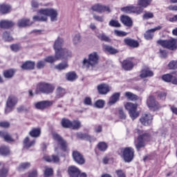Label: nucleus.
<instances>
[{"label": "nucleus", "mask_w": 177, "mask_h": 177, "mask_svg": "<svg viewBox=\"0 0 177 177\" xmlns=\"http://www.w3.org/2000/svg\"><path fill=\"white\" fill-rule=\"evenodd\" d=\"M40 15L34 16L33 20L35 21H46L48 17L50 18L51 21H57V16L59 12L57 10L53 8H43L39 10Z\"/></svg>", "instance_id": "f257e3e1"}, {"label": "nucleus", "mask_w": 177, "mask_h": 177, "mask_svg": "<svg viewBox=\"0 0 177 177\" xmlns=\"http://www.w3.org/2000/svg\"><path fill=\"white\" fill-rule=\"evenodd\" d=\"M63 44H64V40L60 37H58L55 40L53 46L55 53L57 52L58 55H60L66 59H67V57H71V52L66 48H63Z\"/></svg>", "instance_id": "f03ea898"}, {"label": "nucleus", "mask_w": 177, "mask_h": 177, "mask_svg": "<svg viewBox=\"0 0 177 177\" xmlns=\"http://www.w3.org/2000/svg\"><path fill=\"white\" fill-rule=\"evenodd\" d=\"M100 59V57H99V54L96 52H93L88 55V58H85L83 60V64L85 67H87V68H89V67H95L99 64V59Z\"/></svg>", "instance_id": "7ed1b4c3"}, {"label": "nucleus", "mask_w": 177, "mask_h": 177, "mask_svg": "<svg viewBox=\"0 0 177 177\" xmlns=\"http://www.w3.org/2000/svg\"><path fill=\"white\" fill-rule=\"evenodd\" d=\"M53 91H55V86L46 82L39 83L36 88L37 93H39V92H41V93H46V95L53 93Z\"/></svg>", "instance_id": "20e7f679"}, {"label": "nucleus", "mask_w": 177, "mask_h": 177, "mask_svg": "<svg viewBox=\"0 0 177 177\" xmlns=\"http://www.w3.org/2000/svg\"><path fill=\"white\" fill-rule=\"evenodd\" d=\"M157 44L162 46V48H166L170 50H176L177 49V40L176 39H171L169 40H158Z\"/></svg>", "instance_id": "39448f33"}, {"label": "nucleus", "mask_w": 177, "mask_h": 177, "mask_svg": "<svg viewBox=\"0 0 177 177\" xmlns=\"http://www.w3.org/2000/svg\"><path fill=\"white\" fill-rule=\"evenodd\" d=\"M150 140V134L147 133H142L138 137L137 141L135 142V146L137 150L146 146V142Z\"/></svg>", "instance_id": "423d86ee"}, {"label": "nucleus", "mask_w": 177, "mask_h": 177, "mask_svg": "<svg viewBox=\"0 0 177 177\" xmlns=\"http://www.w3.org/2000/svg\"><path fill=\"white\" fill-rule=\"evenodd\" d=\"M126 110H128L129 115L132 120H136L139 117V112L138 110V104L132 102H127L124 106Z\"/></svg>", "instance_id": "0eeeda50"}, {"label": "nucleus", "mask_w": 177, "mask_h": 177, "mask_svg": "<svg viewBox=\"0 0 177 177\" xmlns=\"http://www.w3.org/2000/svg\"><path fill=\"white\" fill-rule=\"evenodd\" d=\"M123 158L125 162H131L135 156V151L132 147H126L122 149Z\"/></svg>", "instance_id": "6e6552de"}, {"label": "nucleus", "mask_w": 177, "mask_h": 177, "mask_svg": "<svg viewBox=\"0 0 177 177\" xmlns=\"http://www.w3.org/2000/svg\"><path fill=\"white\" fill-rule=\"evenodd\" d=\"M17 97L15 95H10L6 102V107L5 109L6 114H8L13 110V107L17 104Z\"/></svg>", "instance_id": "1a4fd4ad"}, {"label": "nucleus", "mask_w": 177, "mask_h": 177, "mask_svg": "<svg viewBox=\"0 0 177 177\" xmlns=\"http://www.w3.org/2000/svg\"><path fill=\"white\" fill-rule=\"evenodd\" d=\"M53 138L57 142L63 151H67V142L62 138L57 133H53Z\"/></svg>", "instance_id": "9d476101"}, {"label": "nucleus", "mask_w": 177, "mask_h": 177, "mask_svg": "<svg viewBox=\"0 0 177 177\" xmlns=\"http://www.w3.org/2000/svg\"><path fill=\"white\" fill-rule=\"evenodd\" d=\"M121 10L122 12H124V13H136V15H140V13L143 12V8L140 7L130 6L122 8Z\"/></svg>", "instance_id": "9b49d317"}, {"label": "nucleus", "mask_w": 177, "mask_h": 177, "mask_svg": "<svg viewBox=\"0 0 177 177\" xmlns=\"http://www.w3.org/2000/svg\"><path fill=\"white\" fill-rule=\"evenodd\" d=\"M147 104L150 109V110H158L160 109V104L157 101H156V98L153 95H150L147 101Z\"/></svg>", "instance_id": "f8f14e48"}, {"label": "nucleus", "mask_w": 177, "mask_h": 177, "mask_svg": "<svg viewBox=\"0 0 177 177\" xmlns=\"http://www.w3.org/2000/svg\"><path fill=\"white\" fill-rule=\"evenodd\" d=\"M147 104L150 109V110H158L160 109V104L157 101H156V98L153 95H150L147 101Z\"/></svg>", "instance_id": "ddd939ff"}, {"label": "nucleus", "mask_w": 177, "mask_h": 177, "mask_svg": "<svg viewBox=\"0 0 177 177\" xmlns=\"http://www.w3.org/2000/svg\"><path fill=\"white\" fill-rule=\"evenodd\" d=\"M91 9L94 12H97V13H104V12H107V13H110V12H111L109 6H103L99 3L91 7Z\"/></svg>", "instance_id": "4468645a"}, {"label": "nucleus", "mask_w": 177, "mask_h": 177, "mask_svg": "<svg viewBox=\"0 0 177 177\" xmlns=\"http://www.w3.org/2000/svg\"><path fill=\"white\" fill-rule=\"evenodd\" d=\"M53 105V101H40L35 104V109L37 110H45Z\"/></svg>", "instance_id": "2eb2a0df"}, {"label": "nucleus", "mask_w": 177, "mask_h": 177, "mask_svg": "<svg viewBox=\"0 0 177 177\" xmlns=\"http://www.w3.org/2000/svg\"><path fill=\"white\" fill-rule=\"evenodd\" d=\"M140 121L141 124H142V125H145V127H148V125H151V122L153 121V115H151V114L150 113L145 114L141 117Z\"/></svg>", "instance_id": "dca6fc26"}, {"label": "nucleus", "mask_w": 177, "mask_h": 177, "mask_svg": "<svg viewBox=\"0 0 177 177\" xmlns=\"http://www.w3.org/2000/svg\"><path fill=\"white\" fill-rule=\"evenodd\" d=\"M161 28H162V26H158L155 27L154 28L148 30L144 35L145 39H153V37H154V32H156V31L161 30Z\"/></svg>", "instance_id": "f3484780"}, {"label": "nucleus", "mask_w": 177, "mask_h": 177, "mask_svg": "<svg viewBox=\"0 0 177 177\" xmlns=\"http://www.w3.org/2000/svg\"><path fill=\"white\" fill-rule=\"evenodd\" d=\"M73 158L77 164L81 165H82V164H85V158H84L82 154H81L78 151H74L73 152Z\"/></svg>", "instance_id": "a211bd4d"}, {"label": "nucleus", "mask_w": 177, "mask_h": 177, "mask_svg": "<svg viewBox=\"0 0 177 177\" xmlns=\"http://www.w3.org/2000/svg\"><path fill=\"white\" fill-rule=\"evenodd\" d=\"M60 59H66V57L59 54L58 52H56L55 57L48 56L44 59V62H46V63H55V62H57V60H60Z\"/></svg>", "instance_id": "6ab92c4d"}, {"label": "nucleus", "mask_w": 177, "mask_h": 177, "mask_svg": "<svg viewBox=\"0 0 177 177\" xmlns=\"http://www.w3.org/2000/svg\"><path fill=\"white\" fill-rule=\"evenodd\" d=\"M122 67L125 71H131L133 68V62H132L130 58L124 59L122 62Z\"/></svg>", "instance_id": "aec40b11"}, {"label": "nucleus", "mask_w": 177, "mask_h": 177, "mask_svg": "<svg viewBox=\"0 0 177 177\" xmlns=\"http://www.w3.org/2000/svg\"><path fill=\"white\" fill-rule=\"evenodd\" d=\"M69 176L71 177H79L81 174V171L75 166H70L68 169Z\"/></svg>", "instance_id": "412c9836"}, {"label": "nucleus", "mask_w": 177, "mask_h": 177, "mask_svg": "<svg viewBox=\"0 0 177 177\" xmlns=\"http://www.w3.org/2000/svg\"><path fill=\"white\" fill-rule=\"evenodd\" d=\"M97 91L100 95H107L110 92V86L106 84H102L97 86Z\"/></svg>", "instance_id": "4be33fe9"}, {"label": "nucleus", "mask_w": 177, "mask_h": 177, "mask_svg": "<svg viewBox=\"0 0 177 177\" xmlns=\"http://www.w3.org/2000/svg\"><path fill=\"white\" fill-rule=\"evenodd\" d=\"M124 43L125 45H127V46H130V48H138L139 46V42H138V41L129 37L125 38Z\"/></svg>", "instance_id": "5701e85b"}, {"label": "nucleus", "mask_w": 177, "mask_h": 177, "mask_svg": "<svg viewBox=\"0 0 177 177\" xmlns=\"http://www.w3.org/2000/svg\"><path fill=\"white\" fill-rule=\"evenodd\" d=\"M120 20L123 24L126 26V27H132L133 26V21H132V19L127 15H122L120 18Z\"/></svg>", "instance_id": "b1692460"}, {"label": "nucleus", "mask_w": 177, "mask_h": 177, "mask_svg": "<svg viewBox=\"0 0 177 177\" xmlns=\"http://www.w3.org/2000/svg\"><path fill=\"white\" fill-rule=\"evenodd\" d=\"M121 96L120 93H113L109 98V101L108 104L109 106H113V104H115L118 100H120V97Z\"/></svg>", "instance_id": "393cba45"}, {"label": "nucleus", "mask_w": 177, "mask_h": 177, "mask_svg": "<svg viewBox=\"0 0 177 177\" xmlns=\"http://www.w3.org/2000/svg\"><path fill=\"white\" fill-rule=\"evenodd\" d=\"M35 67V62L31 61H26L21 65V68L22 70H34Z\"/></svg>", "instance_id": "a878e982"}, {"label": "nucleus", "mask_w": 177, "mask_h": 177, "mask_svg": "<svg viewBox=\"0 0 177 177\" xmlns=\"http://www.w3.org/2000/svg\"><path fill=\"white\" fill-rule=\"evenodd\" d=\"M153 75H154V73L153 71H150V68H145L142 70L140 77H141V78H147V77H153Z\"/></svg>", "instance_id": "bb28decb"}, {"label": "nucleus", "mask_w": 177, "mask_h": 177, "mask_svg": "<svg viewBox=\"0 0 177 177\" xmlns=\"http://www.w3.org/2000/svg\"><path fill=\"white\" fill-rule=\"evenodd\" d=\"M32 24V22L30 21V19H19L17 22L18 27H28L29 26H31Z\"/></svg>", "instance_id": "cd10ccee"}, {"label": "nucleus", "mask_w": 177, "mask_h": 177, "mask_svg": "<svg viewBox=\"0 0 177 177\" xmlns=\"http://www.w3.org/2000/svg\"><path fill=\"white\" fill-rule=\"evenodd\" d=\"M15 26V22L8 20H2L0 21L1 28H10Z\"/></svg>", "instance_id": "c85d7f7f"}, {"label": "nucleus", "mask_w": 177, "mask_h": 177, "mask_svg": "<svg viewBox=\"0 0 177 177\" xmlns=\"http://www.w3.org/2000/svg\"><path fill=\"white\" fill-rule=\"evenodd\" d=\"M0 136L4 139L5 142H8V143H10V142H15V140H13L12 136L8 133V132L0 131Z\"/></svg>", "instance_id": "c756f323"}, {"label": "nucleus", "mask_w": 177, "mask_h": 177, "mask_svg": "<svg viewBox=\"0 0 177 177\" xmlns=\"http://www.w3.org/2000/svg\"><path fill=\"white\" fill-rule=\"evenodd\" d=\"M35 145V140L30 141V138L26 137L24 140V147L25 149H30V147H32Z\"/></svg>", "instance_id": "7c9ffc66"}, {"label": "nucleus", "mask_w": 177, "mask_h": 177, "mask_svg": "<svg viewBox=\"0 0 177 177\" xmlns=\"http://www.w3.org/2000/svg\"><path fill=\"white\" fill-rule=\"evenodd\" d=\"M29 135L32 138H39L41 136V129L39 128H33L29 133Z\"/></svg>", "instance_id": "2f4dec72"}, {"label": "nucleus", "mask_w": 177, "mask_h": 177, "mask_svg": "<svg viewBox=\"0 0 177 177\" xmlns=\"http://www.w3.org/2000/svg\"><path fill=\"white\" fill-rule=\"evenodd\" d=\"M124 96L128 99V100H131V102H135L139 99V97L133 93L127 91L124 93Z\"/></svg>", "instance_id": "473e14b6"}, {"label": "nucleus", "mask_w": 177, "mask_h": 177, "mask_svg": "<svg viewBox=\"0 0 177 177\" xmlns=\"http://www.w3.org/2000/svg\"><path fill=\"white\" fill-rule=\"evenodd\" d=\"M66 77L68 81L73 82L75 81V80L78 78V76H77V73H75L74 71H72L66 73Z\"/></svg>", "instance_id": "72a5a7b5"}, {"label": "nucleus", "mask_w": 177, "mask_h": 177, "mask_svg": "<svg viewBox=\"0 0 177 177\" xmlns=\"http://www.w3.org/2000/svg\"><path fill=\"white\" fill-rule=\"evenodd\" d=\"M152 1L153 0H138V6H140V8H142V9H143V8H147V6H149L150 3H151Z\"/></svg>", "instance_id": "f704fd0d"}, {"label": "nucleus", "mask_w": 177, "mask_h": 177, "mask_svg": "<svg viewBox=\"0 0 177 177\" xmlns=\"http://www.w3.org/2000/svg\"><path fill=\"white\" fill-rule=\"evenodd\" d=\"M9 12H10V6L0 4V13H2V15H6V13H9Z\"/></svg>", "instance_id": "c9c22d12"}, {"label": "nucleus", "mask_w": 177, "mask_h": 177, "mask_svg": "<svg viewBox=\"0 0 177 177\" xmlns=\"http://www.w3.org/2000/svg\"><path fill=\"white\" fill-rule=\"evenodd\" d=\"M66 95V90L62 87H58L56 91V99H60V97H63Z\"/></svg>", "instance_id": "e433bc0d"}, {"label": "nucleus", "mask_w": 177, "mask_h": 177, "mask_svg": "<svg viewBox=\"0 0 177 177\" xmlns=\"http://www.w3.org/2000/svg\"><path fill=\"white\" fill-rule=\"evenodd\" d=\"M44 158L48 162H59V161L60 160L59 156L55 155H53L51 157L46 156Z\"/></svg>", "instance_id": "4c0bfd02"}, {"label": "nucleus", "mask_w": 177, "mask_h": 177, "mask_svg": "<svg viewBox=\"0 0 177 177\" xmlns=\"http://www.w3.org/2000/svg\"><path fill=\"white\" fill-rule=\"evenodd\" d=\"M104 50L109 52L111 55H115V53H118V50L111 47V46L105 45L103 46Z\"/></svg>", "instance_id": "58836bf2"}, {"label": "nucleus", "mask_w": 177, "mask_h": 177, "mask_svg": "<svg viewBox=\"0 0 177 177\" xmlns=\"http://www.w3.org/2000/svg\"><path fill=\"white\" fill-rule=\"evenodd\" d=\"M15 75V71L12 69H9L3 71V77L5 78H12L13 76Z\"/></svg>", "instance_id": "ea45409f"}, {"label": "nucleus", "mask_w": 177, "mask_h": 177, "mask_svg": "<svg viewBox=\"0 0 177 177\" xmlns=\"http://www.w3.org/2000/svg\"><path fill=\"white\" fill-rule=\"evenodd\" d=\"M68 67V64L67 62H62L59 64L58 65H56L55 66V68L56 70H59V71H62V70H66Z\"/></svg>", "instance_id": "a19ab883"}, {"label": "nucleus", "mask_w": 177, "mask_h": 177, "mask_svg": "<svg viewBox=\"0 0 177 177\" xmlns=\"http://www.w3.org/2000/svg\"><path fill=\"white\" fill-rule=\"evenodd\" d=\"M156 96H157L158 99H160V100H165V98L167 97V93L164 91H157L155 93Z\"/></svg>", "instance_id": "79ce46f5"}, {"label": "nucleus", "mask_w": 177, "mask_h": 177, "mask_svg": "<svg viewBox=\"0 0 177 177\" xmlns=\"http://www.w3.org/2000/svg\"><path fill=\"white\" fill-rule=\"evenodd\" d=\"M71 128H72V129H80L81 128V122L78 120L71 122Z\"/></svg>", "instance_id": "37998d69"}, {"label": "nucleus", "mask_w": 177, "mask_h": 177, "mask_svg": "<svg viewBox=\"0 0 177 177\" xmlns=\"http://www.w3.org/2000/svg\"><path fill=\"white\" fill-rule=\"evenodd\" d=\"M61 124L63 127V128H71V121L64 118L62 119Z\"/></svg>", "instance_id": "c03bdc74"}, {"label": "nucleus", "mask_w": 177, "mask_h": 177, "mask_svg": "<svg viewBox=\"0 0 177 177\" xmlns=\"http://www.w3.org/2000/svg\"><path fill=\"white\" fill-rule=\"evenodd\" d=\"M10 153L9 148L6 146H1L0 147V154L1 156H8Z\"/></svg>", "instance_id": "a18cd8bd"}, {"label": "nucleus", "mask_w": 177, "mask_h": 177, "mask_svg": "<svg viewBox=\"0 0 177 177\" xmlns=\"http://www.w3.org/2000/svg\"><path fill=\"white\" fill-rule=\"evenodd\" d=\"M105 102L103 100H98L94 104L95 107L97 109H103L104 107Z\"/></svg>", "instance_id": "49530a36"}, {"label": "nucleus", "mask_w": 177, "mask_h": 177, "mask_svg": "<svg viewBox=\"0 0 177 177\" xmlns=\"http://www.w3.org/2000/svg\"><path fill=\"white\" fill-rule=\"evenodd\" d=\"M97 147L100 151H106V150H107V144L104 142H99Z\"/></svg>", "instance_id": "de8ad7c7"}, {"label": "nucleus", "mask_w": 177, "mask_h": 177, "mask_svg": "<svg viewBox=\"0 0 177 177\" xmlns=\"http://www.w3.org/2000/svg\"><path fill=\"white\" fill-rule=\"evenodd\" d=\"M73 42L74 45H78V44L81 42V35L80 33L75 35L73 39Z\"/></svg>", "instance_id": "09e8293b"}, {"label": "nucleus", "mask_w": 177, "mask_h": 177, "mask_svg": "<svg viewBox=\"0 0 177 177\" xmlns=\"http://www.w3.org/2000/svg\"><path fill=\"white\" fill-rule=\"evenodd\" d=\"M52 175H53V169L46 167V169L44 171V177L52 176Z\"/></svg>", "instance_id": "8fccbe9b"}, {"label": "nucleus", "mask_w": 177, "mask_h": 177, "mask_svg": "<svg viewBox=\"0 0 177 177\" xmlns=\"http://www.w3.org/2000/svg\"><path fill=\"white\" fill-rule=\"evenodd\" d=\"M97 37L99 38V39L101 41H104L105 42H110L111 41L110 37L106 36L104 34L98 35Z\"/></svg>", "instance_id": "3c124183"}, {"label": "nucleus", "mask_w": 177, "mask_h": 177, "mask_svg": "<svg viewBox=\"0 0 177 177\" xmlns=\"http://www.w3.org/2000/svg\"><path fill=\"white\" fill-rule=\"evenodd\" d=\"M168 67L171 70H176V68H177V60L171 61L168 64Z\"/></svg>", "instance_id": "603ef678"}, {"label": "nucleus", "mask_w": 177, "mask_h": 177, "mask_svg": "<svg viewBox=\"0 0 177 177\" xmlns=\"http://www.w3.org/2000/svg\"><path fill=\"white\" fill-rule=\"evenodd\" d=\"M109 26L111 27L118 28V27H121V24L118 22V21L117 20L112 19L109 21Z\"/></svg>", "instance_id": "864d4df0"}, {"label": "nucleus", "mask_w": 177, "mask_h": 177, "mask_svg": "<svg viewBox=\"0 0 177 177\" xmlns=\"http://www.w3.org/2000/svg\"><path fill=\"white\" fill-rule=\"evenodd\" d=\"M3 38L4 41H7L8 42L13 40V37H12V36H10V34L8 32H5L3 33Z\"/></svg>", "instance_id": "5fc2aeb1"}, {"label": "nucleus", "mask_w": 177, "mask_h": 177, "mask_svg": "<svg viewBox=\"0 0 177 177\" xmlns=\"http://www.w3.org/2000/svg\"><path fill=\"white\" fill-rule=\"evenodd\" d=\"M114 34L117 37H127L128 32H124V31H122V30H114Z\"/></svg>", "instance_id": "6e6d98bb"}, {"label": "nucleus", "mask_w": 177, "mask_h": 177, "mask_svg": "<svg viewBox=\"0 0 177 177\" xmlns=\"http://www.w3.org/2000/svg\"><path fill=\"white\" fill-rule=\"evenodd\" d=\"M162 80H163V81H165V82H171V81L172 80V75L171 74L164 75L162 77Z\"/></svg>", "instance_id": "4d7b16f0"}, {"label": "nucleus", "mask_w": 177, "mask_h": 177, "mask_svg": "<svg viewBox=\"0 0 177 177\" xmlns=\"http://www.w3.org/2000/svg\"><path fill=\"white\" fill-rule=\"evenodd\" d=\"M77 137L79 138V139H91V136H88V134L82 133H77Z\"/></svg>", "instance_id": "13d9d810"}, {"label": "nucleus", "mask_w": 177, "mask_h": 177, "mask_svg": "<svg viewBox=\"0 0 177 177\" xmlns=\"http://www.w3.org/2000/svg\"><path fill=\"white\" fill-rule=\"evenodd\" d=\"M30 167H31V164L30 162H24L19 165V171L20 169H26V168H30Z\"/></svg>", "instance_id": "bf43d9fd"}, {"label": "nucleus", "mask_w": 177, "mask_h": 177, "mask_svg": "<svg viewBox=\"0 0 177 177\" xmlns=\"http://www.w3.org/2000/svg\"><path fill=\"white\" fill-rule=\"evenodd\" d=\"M93 19L94 20H96V21H100V23H103L104 21V17L103 16H99L94 14Z\"/></svg>", "instance_id": "052dcab7"}, {"label": "nucleus", "mask_w": 177, "mask_h": 177, "mask_svg": "<svg viewBox=\"0 0 177 177\" xmlns=\"http://www.w3.org/2000/svg\"><path fill=\"white\" fill-rule=\"evenodd\" d=\"M10 49L13 52H19L20 50V46L19 44H12L10 46Z\"/></svg>", "instance_id": "680f3d73"}, {"label": "nucleus", "mask_w": 177, "mask_h": 177, "mask_svg": "<svg viewBox=\"0 0 177 177\" xmlns=\"http://www.w3.org/2000/svg\"><path fill=\"white\" fill-rule=\"evenodd\" d=\"M84 103L86 104V106H92V99H91L89 97H87L84 99Z\"/></svg>", "instance_id": "e2e57ef3"}, {"label": "nucleus", "mask_w": 177, "mask_h": 177, "mask_svg": "<svg viewBox=\"0 0 177 177\" xmlns=\"http://www.w3.org/2000/svg\"><path fill=\"white\" fill-rule=\"evenodd\" d=\"M153 17H154V15L152 12H146L144 15H143V18L148 19H153Z\"/></svg>", "instance_id": "0e129e2a"}, {"label": "nucleus", "mask_w": 177, "mask_h": 177, "mask_svg": "<svg viewBox=\"0 0 177 177\" xmlns=\"http://www.w3.org/2000/svg\"><path fill=\"white\" fill-rule=\"evenodd\" d=\"M45 67V62L44 61H39L37 64V68L39 70H41V68H44Z\"/></svg>", "instance_id": "69168bd1"}, {"label": "nucleus", "mask_w": 177, "mask_h": 177, "mask_svg": "<svg viewBox=\"0 0 177 177\" xmlns=\"http://www.w3.org/2000/svg\"><path fill=\"white\" fill-rule=\"evenodd\" d=\"M8 176V169H2L0 170V177H6Z\"/></svg>", "instance_id": "338daca9"}, {"label": "nucleus", "mask_w": 177, "mask_h": 177, "mask_svg": "<svg viewBox=\"0 0 177 177\" xmlns=\"http://www.w3.org/2000/svg\"><path fill=\"white\" fill-rule=\"evenodd\" d=\"M171 82L174 84V85H177V75H174L171 76Z\"/></svg>", "instance_id": "774afa93"}]
</instances>
